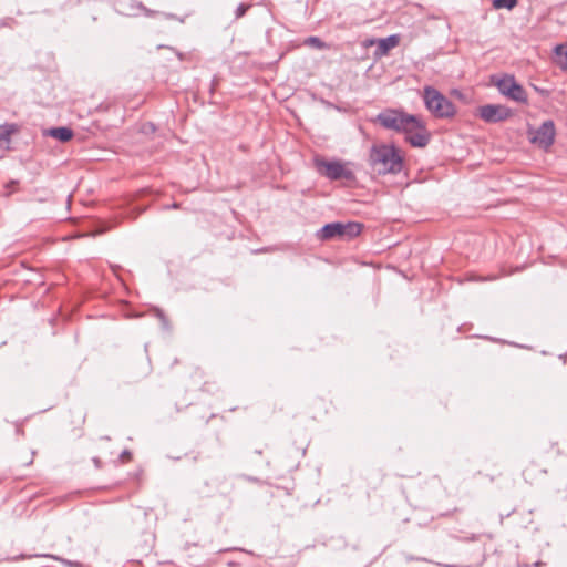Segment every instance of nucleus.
Returning a JSON list of instances; mask_svg holds the SVG:
<instances>
[{
    "label": "nucleus",
    "mask_w": 567,
    "mask_h": 567,
    "mask_svg": "<svg viewBox=\"0 0 567 567\" xmlns=\"http://www.w3.org/2000/svg\"><path fill=\"white\" fill-rule=\"evenodd\" d=\"M370 163L379 174H395L402 169L401 156L389 145H374L370 152Z\"/></svg>",
    "instance_id": "nucleus-1"
},
{
    "label": "nucleus",
    "mask_w": 567,
    "mask_h": 567,
    "mask_svg": "<svg viewBox=\"0 0 567 567\" xmlns=\"http://www.w3.org/2000/svg\"><path fill=\"white\" fill-rule=\"evenodd\" d=\"M377 121L385 128L398 132H410L420 126V118L398 110H386L377 116Z\"/></svg>",
    "instance_id": "nucleus-2"
},
{
    "label": "nucleus",
    "mask_w": 567,
    "mask_h": 567,
    "mask_svg": "<svg viewBox=\"0 0 567 567\" xmlns=\"http://www.w3.org/2000/svg\"><path fill=\"white\" fill-rule=\"evenodd\" d=\"M423 100L426 109L436 117H451L455 114L454 104L432 86H425Z\"/></svg>",
    "instance_id": "nucleus-3"
},
{
    "label": "nucleus",
    "mask_w": 567,
    "mask_h": 567,
    "mask_svg": "<svg viewBox=\"0 0 567 567\" xmlns=\"http://www.w3.org/2000/svg\"><path fill=\"white\" fill-rule=\"evenodd\" d=\"M498 91L515 102H527V94L524 87L516 82L513 75H504L495 81Z\"/></svg>",
    "instance_id": "nucleus-4"
},
{
    "label": "nucleus",
    "mask_w": 567,
    "mask_h": 567,
    "mask_svg": "<svg viewBox=\"0 0 567 567\" xmlns=\"http://www.w3.org/2000/svg\"><path fill=\"white\" fill-rule=\"evenodd\" d=\"M529 141L542 148H548L555 138V125L553 121H545L537 130L529 131Z\"/></svg>",
    "instance_id": "nucleus-5"
},
{
    "label": "nucleus",
    "mask_w": 567,
    "mask_h": 567,
    "mask_svg": "<svg viewBox=\"0 0 567 567\" xmlns=\"http://www.w3.org/2000/svg\"><path fill=\"white\" fill-rule=\"evenodd\" d=\"M480 117L487 123H498L512 115L508 107L499 104H486L478 110Z\"/></svg>",
    "instance_id": "nucleus-6"
},
{
    "label": "nucleus",
    "mask_w": 567,
    "mask_h": 567,
    "mask_svg": "<svg viewBox=\"0 0 567 567\" xmlns=\"http://www.w3.org/2000/svg\"><path fill=\"white\" fill-rule=\"evenodd\" d=\"M318 166L321 168H324L323 174L330 178V179H340V178H348L350 175V172L344 168V166L340 162H326L322 161L318 164Z\"/></svg>",
    "instance_id": "nucleus-7"
},
{
    "label": "nucleus",
    "mask_w": 567,
    "mask_h": 567,
    "mask_svg": "<svg viewBox=\"0 0 567 567\" xmlns=\"http://www.w3.org/2000/svg\"><path fill=\"white\" fill-rule=\"evenodd\" d=\"M404 134L406 135V137H405L406 141L412 146H415V147H424L430 141V136H429V134L425 130V126L421 120H420L419 127H415L410 132H405Z\"/></svg>",
    "instance_id": "nucleus-8"
},
{
    "label": "nucleus",
    "mask_w": 567,
    "mask_h": 567,
    "mask_svg": "<svg viewBox=\"0 0 567 567\" xmlns=\"http://www.w3.org/2000/svg\"><path fill=\"white\" fill-rule=\"evenodd\" d=\"M344 226L342 223H331L324 225L319 231L318 237L322 240L332 238H342Z\"/></svg>",
    "instance_id": "nucleus-9"
},
{
    "label": "nucleus",
    "mask_w": 567,
    "mask_h": 567,
    "mask_svg": "<svg viewBox=\"0 0 567 567\" xmlns=\"http://www.w3.org/2000/svg\"><path fill=\"white\" fill-rule=\"evenodd\" d=\"M399 44V37L393 34L378 41L375 54L379 56L386 55L389 51Z\"/></svg>",
    "instance_id": "nucleus-10"
},
{
    "label": "nucleus",
    "mask_w": 567,
    "mask_h": 567,
    "mask_svg": "<svg viewBox=\"0 0 567 567\" xmlns=\"http://www.w3.org/2000/svg\"><path fill=\"white\" fill-rule=\"evenodd\" d=\"M48 135L61 142H68L73 137V131L69 127H53L48 131Z\"/></svg>",
    "instance_id": "nucleus-11"
},
{
    "label": "nucleus",
    "mask_w": 567,
    "mask_h": 567,
    "mask_svg": "<svg viewBox=\"0 0 567 567\" xmlns=\"http://www.w3.org/2000/svg\"><path fill=\"white\" fill-rule=\"evenodd\" d=\"M19 131V126L14 123H6L0 125V144L9 143L12 134Z\"/></svg>",
    "instance_id": "nucleus-12"
},
{
    "label": "nucleus",
    "mask_w": 567,
    "mask_h": 567,
    "mask_svg": "<svg viewBox=\"0 0 567 567\" xmlns=\"http://www.w3.org/2000/svg\"><path fill=\"white\" fill-rule=\"evenodd\" d=\"M554 60L561 69H567V45L559 44L555 48Z\"/></svg>",
    "instance_id": "nucleus-13"
},
{
    "label": "nucleus",
    "mask_w": 567,
    "mask_h": 567,
    "mask_svg": "<svg viewBox=\"0 0 567 567\" xmlns=\"http://www.w3.org/2000/svg\"><path fill=\"white\" fill-rule=\"evenodd\" d=\"M344 230L342 238H353L361 233L362 226L359 223L343 224Z\"/></svg>",
    "instance_id": "nucleus-14"
},
{
    "label": "nucleus",
    "mask_w": 567,
    "mask_h": 567,
    "mask_svg": "<svg viewBox=\"0 0 567 567\" xmlns=\"http://www.w3.org/2000/svg\"><path fill=\"white\" fill-rule=\"evenodd\" d=\"M517 4V0H493V7L495 9H508L512 10Z\"/></svg>",
    "instance_id": "nucleus-15"
},
{
    "label": "nucleus",
    "mask_w": 567,
    "mask_h": 567,
    "mask_svg": "<svg viewBox=\"0 0 567 567\" xmlns=\"http://www.w3.org/2000/svg\"><path fill=\"white\" fill-rule=\"evenodd\" d=\"M306 42L318 48V49H321L324 47V43L317 37H310Z\"/></svg>",
    "instance_id": "nucleus-16"
},
{
    "label": "nucleus",
    "mask_w": 567,
    "mask_h": 567,
    "mask_svg": "<svg viewBox=\"0 0 567 567\" xmlns=\"http://www.w3.org/2000/svg\"><path fill=\"white\" fill-rule=\"evenodd\" d=\"M248 9V6L241 3L236 9V18H241Z\"/></svg>",
    "instance_id": "nucleus-17"
},
{
    "label": "nucleus",
    "mask_w": 567,
    "mask_h": 567,
    "mask_svg": "<svg viewBox=\"0 0 567 567\" xmlns=\"http://www.w3.org/2000/svg\"><path fill=\"white\" fill-rule=\"evenodd\" d=\"M64 563H65L69 567H81V564H80V563H76V561L64 560Z\"/></svg>",
    "instance_id": "nucleus-18"
},
{
    "label": "nucleus",
    "mask_w": 567,
    "mask_h": 567,
    "mask_svg": "<svg viewBox=\"0 0 567 567\" xmlns=\"http://www.w3.org/2000/svg\"><path fill=\"white\" fill-rule=\"evenodd\" d=\"M157 316L164 320V315L159 310H157Z\"/></svg>",
    "instance_id": "nucleus-19"
},
{
    "label": "nucleus",
    "mask_w": 567,
    "mask_h": 567,
    "mask_svg": "<svg viewBox=\"0 0 567 567\" xmlns=\"http://www.w3.org/2000/svg\"><path fill=\"white\" fill-rule=\"evenodd\" d=\"M128 455V452H123V456H127Z\"/></svg>",
    "instance_id": "nucleus-20"
}]
</instances>
